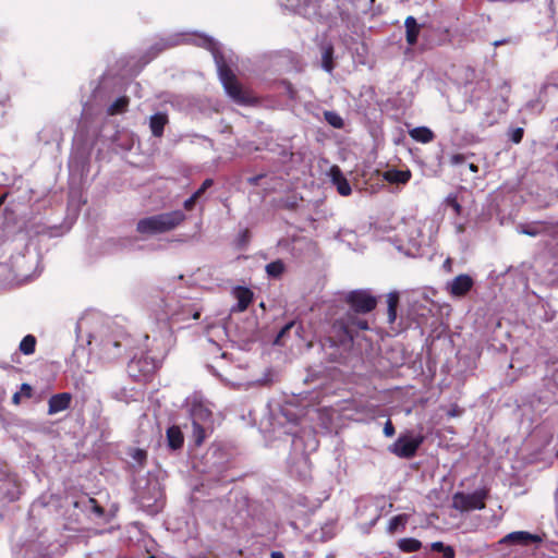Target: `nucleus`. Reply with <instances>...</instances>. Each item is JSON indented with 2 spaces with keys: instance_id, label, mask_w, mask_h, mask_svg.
Returning a JSON list of instances; mask_svg holds the SVG:
<instances>
[{
  "instance_id": "4be33fe9",
  "label": "nucleus",
  "mask_w": 558,
  "mask_h": 558,
  "mask_svg": "<svg viewBox=\"0 0 558 558\" xmlns=\"http://www.w3.org/2000/svg\"><path fill=\"white\" fill-rule=\"evenodd\" d=\"M400 295L399 292L392 291L387 295V318L389 324H393L397 319V308L399 306Z\"/></svg>"
},
{
  "instance_id": "1a4fd4ad",
  "label": "nucleus",
  "mask_w": 558,
  "mask_h": 558,
  "mask_svg": "<svg viewBox=\"0 0 558 558\" xmlns=\"http://www.w3.org/2000/svg\"><path fill=\"white\" fill-rule=\"evenodd\" d=\"M473 286L474 281L472 277L466 274H462L452 279L448 290L452 296L462 298L471 291Z\"/></svg>"
},
{
  "instance_id": "f3484780",
  "label": "nucleus",
  "mask_w": 558,
  "mask_h": 558,
  "mask_svg": "<svg viewBox=\"0 0 558 558\" xmlns=\"http://www.w3.org/2000/svg\"><path fill=\"white\" fill-rule=\"evenodd\" d=\"M168 116L163 112H157L149 119V128L155 137L163 135L165 126L168 124Z\"/></svg>"
},
{
  "instance_id": "79ce46f5",
  "label": "nucleus",
  "mask_w": 558,
  "mask_h": 558,
  "mask_svg": "<svg viewBox=\"0 0 558 558\" xmlns=\"http://www.w3.org/2000/svg\"><path fill=\"white\" fill-rule=\"evenodd\" d=\"M20 401H21V392H15V393L13 395V397H12V402H13L14 404H19V403H20Z\"/></svg>"
},
{
  "instance_id": "423d86ee",
  "label": "nucleus",
  "mask_w": 558,
  "mask_h": 558,
  "mask_svg": "<svg viewBox=\"0 0 558 558\" xmlns=\"http://www.w3.org/2000/svg\"><path fill=\"white\" fill-rule=\"evenodd\" d=\"M423 440V436L412 437L409 435H400L398 439L388 447V450L398 458L411 459L416 454Z\"/></svg>"
},
{
  "instance_id": "4468645a",
  "label": "nucleus",
  "mask_w": 558,
  "mask_h": 558,
  "mask_svg": "<svg viewBox=\"0 0 558 558\" xmlns=\"http://www.w3.org/2000/svg\"><path fill=\"white\" fill-rule=\"evenodd\" d=\"M192 424L211 423L213 413L202 402H193L190 410Z\"/></svg>"
},
{
  "instance_id": "9b49d317",
  "label": "nucleus",
  "mask_w": 558,
  "mask_h": 558,
  "mask_svg": "<svg viewBox=\"0 0 558 558\" xmlns=\"http://www.w3.org/2000/svg\"><path fill=\"white\" fill-rule=\"evenodd\" d=\"M332 184L341 196H349L352 193L351 185L338 166H332L329 171Z\"/></svg>"
},
{
  "instance_id": "2f4dec72",
  "label": "nucleus",
  "mask_w": 558,
  "mask_h": 558,
  "mask_svg": "<svg viewBox=\"0 0 558 558\" xmlns=\"http://www.w3.org/2000/svg\"><path fill=\"white\" fill-rule=\"evenodd\" d=\"M214 184V180L213 179H206L204 180V182L202 183V185L193 193L195 196H197L198 198H201L204 193L209 189Z\"/></svg>"
},
{
  "instance_id": "58836bf2",
  "label": "nucleus",
  "mask_w": 558,
  "mask_h": 558,
  "mask_svg": "<svg viewBox=\"0 0 558 558\" xmlns=\"http://www.w3.org/2000/svg\"><path fill=\"white\" fill-rule=\"evenodd\" d=\"M21 395H24L26 398L32 397V387L28 384H22L21 386Z\"/></svg>"
},
{
  "instance_id": "c85d7f7f",
  "label": "nucleus",
  "mask_w": 558,
  "mask_h": 558,
  "mask_svg": "<svg viewBox=\"0 0 558 558\" xmlns=\"http://www.w3.org/2000/svg\"><path fill=\"white\" fill-rule=\"evenodd\" d=\"M433 551L441 553L442 558H454L456 551L452 546L445 545L442 542H434L430 545Z\"/></svg>"
},
{
  "instance_id": "393cba45",
  "label": "nucleus",
  "mask_w": 558,
  "mask_h": 558,
  "mask_svg": "<svg viewBox=\"0 0 558 558\" xmlns=\"http://www.w3.org/2000/svg\"><path fill=\"white\" fill-rule=\"evenodd\" d=\"M408 520L409 515L405 513L392 517L388 524V532L393 534L400 529L403 530L408 523Z\"/></svg>"
},
{
  "instance_id": "c03bdc74",
  "label": "nucleus",
  "mask_w": 558,
  "mask_h": 558,
  "mask_svg": "<svg viewBox=\"0 0 558 558\" xmlns=\"http://www.w3.org/2000/svg\"><path fill=\"white\" fill-rule=\"evenodd\" d=\"M270 558H284L281 551H272Z\"/></svg>"
},
{
  "instance_id": "ea45409f",
  "label": "nucleus",
  "mask_w": 558,
  "mask_h": 558,
  "mask_svg": "<svg viewBox=\"0 0 558 558\" xmlns=\"http://www.w3.org/2000/svg\"><path fill=\"white\" fill-rule=\"evenodd\" d=\"M4 498L7 501L12 502V501H15L19 498V496L15 493L8 492L4 496Z\"/></svg>"
},
{
  "instance_id": "6ab92c4d",
  "label": "nucleus",
  "mask_w": 558,
  "mask_h": 558,
  "mask_svg": "<svg viewBox=\"0 0 558 558\" xmlns=\"http://www.w3.org/2000/svg\"><path fill=\"white\" fill-rule=\"evenodd\" d=\"M322 50V68L328 72L331 73L335 69V61H333V53L335 48L331 43H323L320 45Z\"/></svg>"
},
{
  "instance_id": "f8f14e48",
  "label": "nucleus",
  "mask_w": 558,
  "mask_h": 558,
  "mask_svg": "<svg viewBox=\"0 0 558 558\" xmlns=\"http://www.w3.org/2000/svg\"><path fill=\"white\" fill-rule=\"evenodd\" d=\"M72 395L69 392H61L50 397L48 401V413L56 414L70 408Z\"/></svg>"
},
{
  "instance_id": "20e7f679",
  "label": "nucleus",
  "mask_w": 558,
  "mask_h": 558,
  "mask_svg": "<svg viewBox=\"0 0 558 558\" xmlns=\"http://www.w3.org/2000/svg\"><path fill=\"white\" fill-rule=\"evenodd\" d=\"M344 302L349 305L350 310L354 313L367 314L374 311L377 306V298L368 290L357 289L347 293Z\"/></svg>"
},
{
  "instance_id": "dca6fc26",
  "label": "nucleus",
  "mask_w": 558,
  "mask_h": 558,
  "mask_svg": "<svg viewBox=\"0 0 558 558\" xmlns=\"http://www.w3.org/2000/svg\"><path fill=\"white\" fill-rule=\"evenodd\" d=\"M168 447L172 450H178L183 447L184 436L180 427L177 425L170 426L166 432Z\"/></svg>"
},
{
  "instance_id": "b1692460",
  "label": "nucleus",
  "mask_w": 558,
  "mask_h": 558,
  "mask_svg": "<svg viewBox=\"0 0 558 558\" xmlns=\"http://www.w3.org/2000/svg\"><path fill=\"white\" fill-rule=\"evenodd\" d=\"M398 546L403 553H415L421 549L422 543L416 538L407 537L401 538Z\"/></svg>"
},
{
  "instance_id": "72a5a7b5",
  "label": "nucleus",
  "mask_w": 558,
  "mask_h": 558,
  "mask_svg": "<svg viewBox=\"0 0 558 558\" xmlns=\"http://www.w3.org/2000/svg\"><path fill=\"white\" fill-rule=\"evenodd\" d=\"M89 504L92 505V511L97 517H102L105 514V509L98 504V501L95 498H89Z\"/></svg>"
},
{
  "instance_id": "c756f323",
  "label": "nucleus",
  "mask_w": 558,
  "mask_h": 558,
  "mask_svg": "<svg viewBox=\"0 0 558 558\" xmlns=\"http://www.w3.org/2000/svg\"><path fill=\"white\" fill-rule=\"evenodd\" d=\"M445 205L453 210L456 217L461 216L463 213L462 205L459 202L458 195L454 193H450L445 198Z\"/></svg>"
},
{
  "instance_id": "39448f33",
  "label": "nucleus",
  "mask_w": 558,
  "mask_h": 558,
  "mask_svg": "<svg viewBox=\"0 0 558 558\" xmlns=\"http://www.w3.org/2000/svg\"><path fill=\"white\" fill-rule=\"evenodd\" d=\"M359 313L347 312L341 318L333 323V328L342 332L349 340H353L359 330H368L369 326L366 319L360 318Z\"/></svg>"
},
{
  "instance_id": "0eeeda50",
  "label": "nucleus",
  "mask_w": 558,
  "mask_h": 558,
  "mask_svg": "<svg viewBox=\"0 0 558 558\" xmlns=\"http://www.w3.org/2000/svg\"><path fill=\"white\" fill-rule=\"evenodd\" d=\"M555 228L556 225L548 221H531L525 223H520L518 226V232L529 235V236H538L543 234H547L550 236H555Z\"/></svg>"
},
{
  "instance_id": "c9c22d12",
  "label": "nucleus",
  "mask_w": 558,
  "mask_h": 558,
  "mask_svg": "<svg viewBox=\"0 0 558 558\" xmlns=\"http://www.w3.org/2000/svg\"><path fill=\"white\" fill-rule=\"evenodd\" d=\"M199 198L197 196H195L194 194L191 195V197H189L187 199H185L184 204H183V207L185 210H193L196 202L198 201Z\"/></svg>"
},
{
  "instance_id": "2eb2a0df",
  "label": "nucleus",
  "mask_w": 558,
  "mask_h": 558,
  "mask_svg": "<svg viewBox=\"0 0 558 558\" xmlns=\"http://www.w3.org/2000/svg\"><path fill=\"white\" fill-rule=\"evenodd\" d=\"M233 295L238 300L236 310L239 312H244L247 310L253 301V292L246 287H236L233 290Z\"/></svg>"
},
{
  "instance_id": "a878e982",
  "label": "nucleus",
  "mask_w": 558,
  "mask_h": 558,
  "mask_svg": "<svg viewBox=\"0 0 558 558\" xmlns=\"http://www.w3.org/2000/svg\"><path fill=\"white\" fill-rule=\"evenodd\" d=\"M36 343L37 340L35 336L26 335L20 342V351L25 355L33 354L36 349Z\"/></svg>"
},
{
  "instance_id": "473e14b6",
  "label": "nucleus",
  "mask_w": 558,
  "mask_h": 558,
  "mask_svg": "<svg viewBox=\"0 0 558 558\" xmlns=\"http://www.w3.org/2000/svg\"><path fill=\"white\" fill-rule=\"evenodd\" d=\"M468 156L464 154H453L450 156L449 162L452 166H459L466 161Z\"/></svg>"
},
{
  "instance_id": "37998d69",
  "label": "nucleus",
  "mask_w": 558,
  "mask_h": 558,
  "mask_svg": "<svg viewBox=\"0 0 558 558\" xmlns=\"http://www.w3.org/2000/svg\"><path fill=\"white\" fill-rule=\"evenodd\" d=\"M469 169H470V171H472L474 173L478 172V166L475 165L474 162L469 163Z\"/></svg>"
},
{
  "instance_id": "cd10ccee",
  "label": "nucleus",
  "mask_w": 558,
  "mask_h": 558,
  "mask_svg": "<svg viewBox=\"0 0 558 558\" xmlns=\"http://www.w3.org/2000/svg\"><path fill=\"white\" fill-rule=\"evenodd\" d=\"M284 271V264L281 259L274 260L266 265V272L269 277L279 278Z\"/></svg>"
},
{
  "instance_id": "7ed1b4c3",
  "label": "nucleus",
  "mask_w": 558,
  "mask_h": 558,
  "mask_svg": "<svg viewBox=\"0 0 558 558\" xmlns=\"http://www.w3.org/2000/svg\"><path fill=\"white\" fill-rule=\"evenodd\" d=\"M488 496V487H482L471 494L458 492L452 496V507L461 512L483 510L486 507Z\"/></svg>"
},
{
  "instance_id": "a18cd8bd",
  "label": "nucleus",
  "mask_w": 558,
  "mask_h": 558,
  "mask_svg": "<svg viewBox=\"0 0 558 558\" xmlns=\"http://www.w3.org/2000/svg\"><path fill=\"white\" fill-rule=\"evenodd\" d=\"M289 328H290V325H287L283 329H281L279 336L283 335L286 332V330Z\"/></svg>"
},
{
  "instance_id": "9d476101",
  "label": "nucleus",
  "mask_w": 558,
  "mask_h": 558,
  "mask_svg": "<svg viewBox=\"0 0 558 558\" xmlns=\"http://www.w3.org/2000/svg\"><path fill=\"white\" fill-rule=\"evenodd\" d=\"M155 364L148 360V357H141L138 360H133L129 369L133 377H143L147 378L150 374L155 372Z\"/></svg>"
},
{
  "instance_id": "bb28decb",
  "label": "nucleus",
  "mask_w": 558,
  "mask_h": 558,
  "mask_svg": "<svg viewBox=\"0 0 558 558\" xmlns=\"http://www.w3.org/2000/svg\"><path fill=\"white\" fill-rule=\"evenodd\" d=\"M192 437L196 446L203 445L207 437V432L203 424H192Z\"/></svg>"
},
{
  "instance_id": "f03ea898",
  "label": "nucleus",
  "mask_w": 558,
  "mask_h": 558,
  "mask_svg": "<svg viewBox=\"0 0 558 558\" xmlns=\"http://www.w3.org/2000/svg\"><path fill=\"white\" fill-rule=\"evenodd\" d=\"M218 74L226 94L232 101L241 106H252L257 102L254 93L239 82L231 68L222 59L218 61Z\"/></svg>"
},
{
  "instance_id": "f704fd0d",
  "label": "nucleus",
  "mask_w": 558,
  "mask_h": 558,
  "mask_svg": "<svg viewBox=\"0 0 558 558\" xmlns=\"http://www.w3.org/2000/svg\"><path fill=\"white\" fill-rule=\"evenodd\" d=\"M523 134H524V131L522 128H517L512 131L511 133V136H510V140L515 143V144H519L522 138H523Z\"/></svg>"
},
{
  "instance_id": "e433bc0d",
  "label": "nucleus",
  "mask_w": 558,
  "mask_h": 558,
  "mask_svg": "<svg viewBox=\"0 0 558 558\" xmlns=\"http://www.w3.org/2000/svg\"><path fill=\"white\" fill-rule=\"evenodd\" d=\"M396 433L395 426L390 420L385 423L384 434L386 437H392Z\"/></svg>"
},
{
  "instance_id": "a19ab883",
  "label": "nucleus",
  "mask_w": 558,
  "mask_h": 558,
  "mask_svg": "<svg viewBox=\"0 0 558 558\" xmlns=\"http://www.w3.org/2000/svg\"><path fill=\"white\" fill-rule=\"evenodd\" d=\"M264 175L263 174H259V175H256V177H252V178H248L247 179V182L251 184V185H257L259 180L263 178Z\"/></svg>"
},
{
  "instance_id": "3c124183",
  "label": "nucleus",
  "mask_w": 558,
  "mask_h": 558,
  "mask_svg": "<svg viewBox=\"0 0 558 558\" xmlns=\"http://www.w3.org/2000/svg\"><path fill=\"white\" fill-rule=\"evenodd\" d=\"M147 558H155V556H151V555H150V556H148Z\"/></svg>"
},
{
  "instance_id": "8fccbe9b",
  "label": "nucleus",
  "mask_w": 558,
  "mask_h": 558,
  "mask_svg": "<svg viewBox=\"0 0 558 558\" xmlns=\"http://www.w3.org/2000/svg\"><path fill=\"white\" fill-rule=\"evenodd\" d=\"M556 458L558 459V450L556 451Z\"/></svg>"
},
{
  "instance_id": "7c9ffc66",
  "label": "nucleus",
  "mask_w": 558,
  "mask_h": 558,
  "mask_svg": "<svg viewBox=\"0 0 558 558\" xmlns=\"http://www.w3.org/2000/svg\"><path fill=\"white\" fill-rule=\"evenodd\" d=\"M324 118L333 128L341 129L343 126V120L337 112L325 111Z\"/></svg>"
},
{
  "instance_id": "aec40b11",
  "label": "nucleus",
  "mask_w": 558,
  "mask_h": 558,
  "mask_svg": "<svg viewBox=\"0 0 558 558\" xmlns=\"http://www.w3.org/2000/svg\"><path fill=\"white\" fill-rule=\"evenodd\" d=\"M409 135L415 142L427 144L434 141L435 134L427 126H417L409 131Z\"/></svg>"
},
{
  "instance_id": "4c0bfd02",
  "label": "nucleus",
  "mask_w": 558,
  "mask_h": 558,
  "mask_svg": "<svg viewBox=\"0 0 558 558\" xmlns=\"http://www.w3.org/2000/svg\"><path fill=\"white\" fill-rule=\"evenodd\" d=\"M146 451L142 450V449H136L135 450V453L133 456V458L138 461L140 463H143L144 460H146Z\"/></svg>"
},
{
  "instance_id": "5701e85b",
  "label": "nucleus",
  "mask_w": 558,
  "mask_h": 558,
  "mask_svg": "<svg viewBox=\"0 0 558 558\" xmlns=\"http://www.w3.org/2000/svg\"><path fill=\"white\" fill-rule=\"evenodd\" d=\"M130 104V99L126 96L117 98L108 108V114L116 116L124 112Z\"/></svg>"
},
{
  "instance_id": "49530a36",
  "label": "nucleus",
  "mask_w": 558,
  "mask_h": 558,
  "mask_svg": "<svg viewBox=\"0 0 558 558\" xmlns=\"http://www.w3.org/2000/svg\"><path fill=\"white\" fill-rule=\"evenodd\" d=\"M449 415H450V416H456V415H458L457 410H452V411H450V412H449Z\"/></svg>"
},
{
  "instance_id": "de8ad7c7",
  "label": "nucleus",
  "mask_w": 558,
  "mask_h": 558,
  "mask_svg": "<svg viewBox=\"0 0 558 558\" xmlns=\"http://www.w3.org/2000/svg\"><path fill=\"white\" fill-rule=\"evenodd\" d=\"M3 201H4V196L0 197V206L2 205Z\"/></svg>"
},
{
  "instance_id": "412c9836",
  "label": "nucleus",
  "mask_w": 558,
  "mask_h": 558,
  "mask_svg": "<svg viewBox=\"0 0 558 558\" xmlns=\"http://www.w3.org/2000/svg\"><path fill=\"white\" fill-rule=\"evenodd\" d=\"M384 178L389 183L405 184L411 179V172L409 170H388L384 173Z\"/></svg>"
},
{
  "instance_id": "09e8293b",
  "label": "nucleus",
  "mask_w": 558,
  "mask_h": 558,
  "mask_svg": "<svg viewBox=\"0 0 558 558\" xmlns=\"http://www.w3.org/2000/svg\"><path fill=\"white\" fill-rule=\"evenodd\" d=\"M1 482H2V483H11V481H10V480H3V481H1Z\"/></svg>"
},
{
  "instance_id": "ddd939ff",
  "label": "nucleus",
  "mask_w": 558,
  "mask_h": 558,
  "mask_svg": "<svg viewBox=\"0 0 558 558\" xmlns=\"http://www.w3.org/2000/svg\"><path fill=\"white\" fill-rule=\"evenodd\" d=\"M101 357L108 362L116 361L121 356V343L111 338L101 341Z\"/></svg>"
},
{
  "instance_id": "a211bd4d",
  "label": "nucleus",
  "mask_w": 558,
  "mask_h": 558,
  "mask_svg": "<svg viewBox=\"0 0 558 558\" xmlns=\"http://www.w3.org/2000/svg\"><path fill=\"white\" fill-rule=\"evenodd\" d=\"M405 26V40L410 46H414L417 43V38L421 32V25L416 22L415 17L408 16L404 21Z\"/></svg>"
},
{
  "instance_id": "6e6552de",
  "label": "nucleus",
  "mask_w": 558,
  "mask_h": 558,
  "mask_svg": "<svg viewBox=\"0 0 558 558\" xmlns=\"http://www.w3.org/2000/svg\"><path fill=\"white\" fill-rule=\"evenodd\" d=\"M539 542H542V538L537 534H532L526 531H515L504 536L499 541V544L527 546Z\"/></svg>"
},
{
  "instance_id": "f257e3e1",
  "label": "nucleus",
  "mask_w": 558,
  "mask_h": 558,
  "mask_svg": "<svg viewBox=\"0 0 558 558\" xmlns=\"http://www.w3.org/2000/svg\"><path fill=\"white\" fill-rule=\"evenodd\" d=\"M186 219L182 210L161 213L140 219L136 231L143 235L166 233L178 228Z\"/></svg>"
}]
</instances>
